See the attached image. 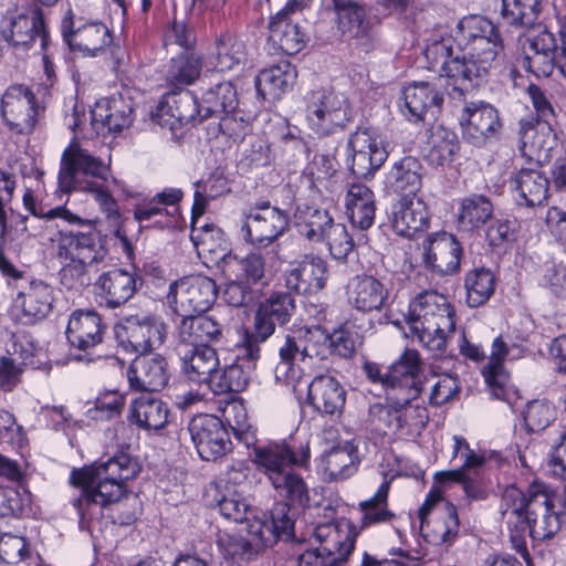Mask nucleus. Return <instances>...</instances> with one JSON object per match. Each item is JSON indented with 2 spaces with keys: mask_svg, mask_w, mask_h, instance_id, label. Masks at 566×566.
Wrapping results in <instances>:
<instances>
[{
  "mask_svg": "<svg viewBox=\"0 0 566 566\" xmlns=\"http://www.w3.org/2000/svg\"><path fill=\"white\" fill-rule=\"evenodd\" d=\"M203 66L202 56L193 51H185L171 59L167 71V82L175 88L193 84Z\"/></svg>",
  "mask_w": 566,
  "mask_h": 566,
  "instance_id": "13d9d810",
  "label": "nucleus"
},
{
  "mask_svg": "<svg viewBox=\"0 0 566 566\" xmlns=\"http://www.w3.org/2000/svg\"><path fill=\"white\" fill-rule=\"evenodd\" d=\"M90 114L91 126L97 135L120 132L132 123V106L122 96L97 101Z\"/></svg>",
  "mask_w": 566,
  "mask_h": 566,
  "instance_id": "2f4dec72",
  "label": "nucleus"
},
{
  "mask_svg": "<svg viewBox=\"0 0 566 566\" xmlns=\"http://www.w3.org/2000/svg\"><path fill=\"white\" fill-rule=\"evenodd\" d=\"M443 492L444 486L434 485L418 512L421 533L433 545H450L460 528L457 509L443 500Z\"/></svg>",
  "mask_w": 566,
  "mask_h": 566,
  "instance_id": "9b49d317",
  "label": "nucleus"
},
{
  "mask_svg": "<svg viewBox=\"0 0 566 566\" xmlns=\"http://www.w3.org/2000/svg\"><path fill=\"white\" fill-rule=\"evenodd\" d=\"M238 106V94L234 85L230 81L220 82L207 91L201 96L202 116H221L235 111Z\"/></svg>",
  "mask_w": 566,
  "mask_h": 566,
  "instance_id": "4d7b16f0",
  "label": "nucleus"
},
{
  "mask_svg": "<svg viewBox=\"0 0 566 566\" xmlns=\"http://www.w3.org/2000/svg\"><path fill=\"white\" fill-rule=\"evenodd\" d=\"M63 38L72 51L85 57L102 55L112 43L108 28L101 22L85 23L70 31L63 27Z\"/></svg>",
  "mask_w": 566,
  "mask_h": 566,
  "instance_id": "4c0bfd02",
  "label": "nucleus"
},
{
  "mask_svg": "<svg viewBox=\"0 0 566 566\" xmlns=\"http://www.w3.org/2000/svg\"><path fill=\"white\" fill-rule=\"evenodd\" d=\"M358 464L357 446L354 441H344L323 452L317 472L326 481L345 480L357 471Z\"/></svg>",
  "mask_w": 566,
  "mask_h": 566,
  "instance_id": "473e14b6",
  "label": "nucleus"
},
{
  "mask_svg": "<svg viewBox=\"0 0 566 566\" xmlns=\"http://www.w3.org/2000/svg\"><path fill=\"white\" fill-rule=\"evenodd\" d=\"M337 163L324 154H315L304 168L302 181L321 197L337 190Z\"/></svg>",
  "mask_w": 566,
  "mask_h": 566,
  "instance_id": "c03bdc74",
  "label": "nucleus"
},
{
  "mask_svg": "<svg viewBox=\"0 0 566 566\" xmlns=\"http://www.w3.org/2000/svg\"><path fill=\"white\" fill-rule=\"evenodd\" d=\"M335 13V23L345 41L368 53L375 48L371 23L364 6L354 0H323Z\"/></svg>",
  "mask_w": 566,
  "mask_h": 566,
  "instance_id": "f3484780",
  "label": "nucleus"
},
{
  "mask_svg": "<svg viewBox=\"0 0 566 566\" xmlns=\"http://www.w3.org/2000/svg\"><path fill=\"white\" fill-rule=\"evenodd\" d=\"M2 39L15 50H29L40 38L41 46L48 43V34L41 10L38 7L17 4L6 10L0 20Z\"/></svg>",
  "mask_w": 566,
  "mask_h": 566,
  "instance_id": "ddd939ff",
  "label": "nucleus"
},
{
  "mask_svg": "<svg viewBox=\"0 0 566 566\" xmlns=\"http://www.w3.org/2000/svg\"><path fill=\"white\" fill-rule=\"evenodd\" d=\"M423 260L439 274H452L459 270L462 249L455 237L448 232L429 235L424 242Z\"/></svg>",
  "mask_w": 566,
  "mask_h": 566,
  "instance_id": "cd10ccee",
  "label": "nucleus"
},
{
  "mask_svg": "<svg viewBox=\"0 0 566 566\" xmlns=\"http://www.w3.org/2000/svg\"><path fill=\"white\" fill-rule=\"evenodd\" d=\"M56 255L65 269L82 274L88 265L103 260L105 251L95 231L59 232Z\"/></svg>",
  "mask_w": 566,
  "mask_h": 566,
  "instance_id": "6ab92c4d",
  "label": "nucleus"
},
{
  "mask_svg": "<svg viewBox=\"0 0 566 566\" xmlns=\"http://www.w3.org/2000/svg\"><path fill=\"white\" fill-rule=\"evenodd\" d=\"M308 400L323 415H339L345 406L346 391L339 380L331 374L315 376L307 384Z\"/></svg>",
  "mask_w": 566,
  "mask_h": 566,
  "instance_id": "72a5a7b5",
  "label": "nucleus"
},
{
  "mask_svg": "<svg viewBox=\"0 0 566 566\" xmlns=\"http://www.w3.org/2000/svg\"><path fill=\"white\" fill-rule=\"evenodd\" d=\"M350 158L349 168L357 177L373 176L387 160L388 150L385 138L375 129H358L347 144Z\"/></svg>",
  "mask_w": 566,
  "mask_h": 566,
  "instance_id": "aec40b11",
  "label": "nucleus"
},
{
  "mask_svg": "<svg viewBox=\"0 0 566 566\" xmlns=\"http://www.w3.org/2000/svg\"><path fill=\"white\" fill-rule=\"evenodd\" d=\"M454 38L455 49L463 53L481 84L502 50L494 24L481 15H468L458 22Z\"/></svg>",
  "mask_w": 566,
  "mask_h": 566,
  "instance_id": "0eeeda50",
  "label": "nucleus"
},
{
  "mask_svg": "<svg viewBox=\"0 0 566 566\" xmlns=\"http://www.w3.org/2000/svg\"><path fill=\"white\" fill-rule=\"evenodd\" d=\"M424 168L412 156H407L392 164L385 178V188L402 198H413L422 188Z\"/></svg>",
  "mask_w": 566,
  "mask_h": 566,
  "instance_id": "c9c22d12",
  "label": "nucleus"
},
{
  "mask_svg": "<svg viewBox=\"0 0 566 566\" xmlns=\"http://www.w3.org/2000/svg\"><path fill=\"white\" fill-rule=\"evenodd\" d=\"M109 165L93 156L77 142H73L63 151L57 176L59 189L62 192H85L107 180Z\"/></svg>",
  "mask_w": 566,
  "mask_h": 566,
  "instance_id": "1a4fd4ad",
  "label": "nucleus"
},
{
  "mask_svg": "<svg viewBox=\"0 0 566 566\" xmlns=\"http://www.w3.org/2000/svg\"><path fill=\"white\" fill-rule=\"evenodd\" d=\"M556 496L544 483L535 482L524 493L515 485L504 489L500 512L512 533V539L528 534L534 541L554 537L560 530Z\"/></svg>",
  "mask_w": 566,
  "mask_h": 566,
  "instance_id": "7ed1b4c3",
  "label": "nucleus"
},
{
  "mask_svg": "<svg viewBox=\"0 0 566 566\" xmlns=\"http://www.w3.org/2000/svg\"><path fill=\"white\" fill-rule=\"evenodd\" d=\"M555 416L554 405L546 399L530 401L523 411L526 428L533 432L544 430L555 419Z\"/></svg>",
  "mask_w": 566,
  "mask_h": 566,
  "instance_id": "774afa93",
  "label": "nucleus"
},
{
  "mask_svg": "<svg viewBox=\"0 0 566 566\" xmlns=\"http://www.w3.org/2000/svg\"><path fill=\"white\" fill-rule=\"evenodd\" d=\"M313 535L318 547L307 548L296 557L297 566H344L355 548L357 533L347 520L321 524Z\"/></svg>",
  "mask_w": 566,
  "mask_h": 566,
  "instance_id": "6e6552de",
  "label": "nucleus"
},
{
  "mask_svg": "<svg viewBox=\"0 0 566 566\" xmlns=\"http://www.w3.org/2000/svg\"><path fill=\"white\" fill-rule=\"evenodd\" d=\"M389 289L373 275H356L348 282V303L357 311L367 313L381 311L388 305Z\"/></svg>",
  "mask_w": 566,
  "mask_h": 566,
  "instance_id": "c85d7f7f",
  "label": "nucleus"
},
{
  "mask_svg": "<svg viewBox=\"0 0 566 566\" xmlns=\"http://www.w3.org/2000/svg\"><path fill=\"white\" fill-rule=\"evenodd\" d=\"M248 375L242 366L232 363L218 367L216 375L209 386L214 394H224L228 391H242L248 385Z\"/></svg>",
  "mask_w": 566,
  "mask_h": 566,
  "instance_id": "69168bd1",
  "label": "nucleus"
},
{
  "mask_svg": "<svg viewBox=\"0 0 566 566\" xmlns=\"http://www.w3.org/2000/svg\"><path fill=\"white\" fill-rule=\"evenodd\" d=\"M138 472V463L124 453L72 470L70 482L80 489V495L72 499V505L78 514L81 527L98 520L105 506L119 501L127 492L126 481Z\"/></svg>",
  "mask_w": 566,
  "mask_h": 566,
  "instance_id": "f03ea898",
  "label": "nucleus"
},
{
  "mask_svg": "<svg viewBox=\"0 0 566 566\" xmlns=\"http://www.w3.org/2000/svg\"><path fill=\"white\" fill-rule=\"evenodd\" d=\"M429 222L427 205L420 198H401L391 207V226L401 237L412 238Z\"/></svg>",
  "mask_w": 566,
  "mask_h": 566,
  "instance_id": "ea45409f",
  "label": "nucleus"
},
{
  "mask_svg": "<svg viewBox=\"0 0 566 566\" xmlns=\"http://www.w3.org/2000/svg\"><path fill=\"white\" fill-rule=\"evenodd\" d=\"M40 106L36 95L24 84H11L1 95L0 115L8 128L21 135L31 134L38 124Z\"/></svg>",
  "mask_w": 566,
  "mask_h": 566,
  "instance_id": "dca6fc26",
  "label": "nucleus"
},
{
  "mask_svg": "<svg viewBox=\"0 0 566 566\" xmlns=\"http://www.w3.org/2000/svg\"><path fill=\"white\" fill-rule=\"evenodd\" d=\"M217 298V285L207 276H189L170 283L167 305L182 318L203 313Z\"/></svg>",
  "mask_w": 566,
  "mask_h": 566,
  "instance_id": "2eb2a0df",
  "label": "nucleus"
},
{
  "mask_svg": "<svg viewBox=\"0 0 566 566\" xmlns=\"http://www.w3.org/2000/svg\"><path fill=\"white\" fill-rule=\"evenodd\" d=\"M166 359L159 354L142 353L128 370V381L136 390L157 391L168 381Z\"/></svg>",
  "mask_w": 566,
  "mask_h": 566,
  "instance_id": "7c9ffc66",
  "label": "nucleus"
},
{
  "mask_svg": "<svg viewBox=\"0 0 566 566\" xmlns=\"http://www.w3.org/2000/svg\"><path fill=\"white\" fill-rule=\"evenodd\" d=\"M248 61V51L244 42L231 33H223L216 40V53L210 65L217 72H232L241 70Z\"/></svg>",
  "mask_w": 566,
  "mask_h": 566,
  "instance_id": "603ef678",
  "label": "nucleus"
},
{
  "mask_svg": "<svg viewBox=\"0 0 566 566\" xmlns=\"http://www.w3.org/2000/svg\"><path fill=\"white\" fill-rule=\"evenodd\" d=\"M66 338L71 346L81 350H88L103 339L101 316L94 311H75L71 314Z\"/></svg>",
  "mask_w": 566,
  "mask_h": 566,
  "instance_id": "37998d69",
  "label": "nucleus"
},
{
  "mask_svg": "<svg viewBox=\"0 0 566 566\" xmlns=\"http://www.w3.org/2000/svg\"><path fill=\"white\" fill-rule=\"evenodd\" d=\"M261 253H250L244 258L237 255H229L224 259L222 271L227 277H235L254 287L255 285H265L269 280V274L273 270L272 264H266V258Z\"/></svg>",
  "mask_w": 566,
  "mask_h": 566,
  "instance_id": "79ce46f5",
  "label": "nucleus"
},
{
  "mask_svg": "<svg viewBox=\"0 0 566 566\" xmlns=\"http://www.w3.org/2000/svg\"><path fill=\"white\" fill-rule=\"evenodd\" d=\"M464 285L468 305L478 307L488 302L494 293L495 276L489 269H474L467 273Z\"/></svg>",
  "mask_w": 566,
  "mask_h": 566,
  "instance_id": "052dcab7",
  "label": "nucleus"
},
{
  "mask_svg": "<svg viewBox=\"0 0 566 566\" xmlns=\"http://www.w3.org/2000/svg\"><path fill=\"white\" fill-rule=\"evenodd\" d=\"M95 286L108 307H117L134 295L136 282L133 274L116 269L101 275Z\"/></svg>",
  "mask_w": 566,
  "mask_h": 566,
  "instance_id": "09e8293b",
  "label": "nucleus"
},
{
  "mask_svg": "<svg viewBox=\"0 0 566 566\" xmlns=\"http://www.w3.org/2000/svg\"><path fill=\"white\" fill-rule=\"evenodd\" d=\"M287 226L285 212L264 202L249 209L241 232L245 241L265 247L282 235Z\"/></svg>",
  "mask_w": 566,
  "mask_h": 566,
  "instance_id": "412c9836",
  "label": "nucleus"
},
{
  "mask_svg": "<svg viewBox=\"0 0 566 566\" xmlns=\"http://www.w3.org/2000/svg\"><path fill=\"white\" fill-rule=\"evenodd\" d=\"M181 198L182 191L180 189L166 188L150 200L137 205L134 211L135 219L144 222L157 216H165L168 220L164 224H170L178 218V203Z\"/></svg>",
  "mask_w": 566,
  "mask_h": 566,
  "instance_id": "3c124183",
  "label": "nucleus"
},
{
  "mask_svg": "<svg viewBox=\"0 0 566 566\" xmlns=\"http://www.w3.org/2000/svg\"><path fill=\"white\" fill-rule=\"evenodd\" d=\"M223 311L212 315H193L181 318L177 326L180 345H196L221 339L224 331Z\"/></svg>",
  "mask_w": 566,
  "mask_h": 566,
  "instance_id": "f704fd0d",
  "label": "nucleus"
},
{
  "mask_svg": "<svg viewBox=\"0 0 566 566\" xmlns=\"http://www.w3.org/2000/svg\"><path fill=\"white\" fill-rule=\"evenodd\" d=\"M541 0H502V17L512 25L527 27L539 12Z\"/></svg>",
  "mask_w": 566,
  "mask_h": 566,
  "instance_id": "338daca9",
  "label": "nucleus"
},
{
  "mask_svg": "<svg viewBox=\"0 0 566 566\" xmlns=\"http://www.w3.org/2000/svg\"><path fill=\"white\" fill-rule=\"evenodd\" d=\"M327 333L319 327L287 332L279 345L275 379L296 390L307 371H314L327 358Z\"/></svg>",
  "mask_w": 566,
  "mask_h": 566,
  "instance_id": "39448f33",
  "label": "nucleus"
},
{
  "mask_svg": "<svg viewBox=\"0 0 566 566\" xmlns=\"http://www.w3.org/2000/svg\"><path fill=\"white\" fill-rule=\"evenodd\" d=\"M401 113L410 122L423 120L428 112L434 114L443 102L442 95L427 82H413L402 91Z\"/></svg>",
  "mask_w": 566,
  "mask_h": 566,
  "instance_id": "a19ab883",
  "label": "nucleus"
},
{
  "mask_svg": "<svg viewBox=\"0 0 566 566\" xmlns=\"http://www.w3.org/2000/svg\"><path fill=\"white\" fill-rule=\"evenodd\" d=\"M297 77L294 65L289 61L262 70L255 78V87L263 98H279L292 90Z\"/></svg>",
  "mask_w": 566,
  "mask_h": 566,
  "instance_id": "de8ad7c7",
  "label": "nucleus"
},
{
  "mask_svg": "<svg viewBox=\"0 0 566 566\" xmlns=\"http://www.w3.org/2000/svg\"><path fill=\"white\" fill-rule=\"evenodd\" d=\"M493 214V205L482 195H472L461 199L457 209L458 228L462 231H474Z\"/></svg>",
  "mask_w": 566,
  "mask_h": 566,
  "instance_id": "6e6d98bb",
  "label": "nucleus"
},
{
  "mask_svg": "<svg viewBox=\"0 0 566 566\" xmlns=\"http://www.w3.org/2000/svg\"><path fill=\"white\" fill-rule=\"evenodd\" d=\"M389 488L390 483L388 481H384L379 485L374 496L364 502H360L359 506L363 513V527L389 523L395 517V514L387 507Z\"/></svg>",
  "mask_w": 566,
  "mask_h": 566,
  "instance_id": "680f3d73",
  "label": "nucleus"
},
{
  "mask_svg": "<svg viewBox=\"0 0 566 566\" xmlns=\"http://www.w3.org/2000/svg\"><path fill=\"white\" fill-rule=\"evenodd\" d=\"M248 542L253 553L261 548L273 546L279 539H287L293 535L294 521L290 515L287 504L279 503L273 509L270 518L263 515L252 520L247 518Z\"/></svg>",
  "mask_w": 566,
  "mask_h": 566,
  "instance_id": "5701e85b",
  "label": "nucleus"
},
{
  "mask_svg": "<svg viewBox=\"0 0 566 566\" xmlns=\"http://www.w3.org/2000/svg\"><path fill=\"white\" fill-rule=\"evenodd\" d=\"M406 322L419 343L433 353L443 352L455 333L454 307L436 291L422 292L410 302Z\"/></svg>",
  "mask_w": 566,
  "mask_h": 566,
  "instance_id": "423d86ee",
  "label": "nucleus"
},
{
  "mask_svg": "<svg viewBox=\"0 0 566 566\" xmlns=\"http://www.w3.org/2000/svg\"><path fill=\"white\" fill-rule=\"evenodd\" d=\"M548 179L535 168H521L510 180L513 197L518 206L536 207L548 197Z\"/></svg>",
  "mask_w": 566,
  "mask_h": 566,
  "instance_id": "58836bf2",
  "label": "nucleus"
},
{
  "mask_svg": "<svg viewBox=\"0 0 566 566\" xmlns=\"http://www.w3.org/2000/svg\"><path fill=\"white\" fill-rule=\"evenodd\" d=\"M345 209L354 227L370 228L376 214L374 192L364 184H350L345 195Z\"/></svg>",
  "mask_w": 566,
  "mask_h": 566,
  "instance_id": "a18cd8bd",
  "label": "nucleus"
},
{
  "mask_svg": "<svg viewBox=\"0 0 566 566\" xmlns=\"http://www.w3.org/2000/svg\"><path fill=\"white\" fill-rule=\"evenodd\" d=\"M171 107H175V112L170 117L165 118L169 129L207 118L202 116L201 101L198 102L190 91L180 94L167 93L160 101V112L169 111Z\"/></svg>",
  "mask_w": 566,
  "mask_h": 566,
  "instance_id": "8fccbe9b",
  "label": "nucleus"
},
{
  "mask_svg": "<svg viewBox=\"0 0 566 566\" xmlns=\"http://www.w3.org/2000/svg\"><path fill=\"white\" fill-rule=\"evenodd\" d=\"M276 322L259 305L255 313L253 331H245L243 335V347L249 360H256L260 356V344L265 342L275 331Z\"/></svg>",
  "mask_w": 566,
  "mask_h": 566,
  "instance_id": "e2e57ef3",
  "label": "nucleus"
},
{
  "mask_svg": "<svg viewBox=\"0 0 566 566\" xmlns=\"http://www.w3.org/2000/svg\"><path fill=\"white\" fill-rule=\"evenodd\" d=\"M203 213V207L196 202L192 210L191 220V241L197 248L199 255H211V261H216L222 265L224 259L231 255L229 243L224 232L212 223H201L200 218Z\"/></svg>",
  "mask_w": 566,
  "mask_h": 566,
  "instance_id": "bb28decb",
  "label": "nucleus"
},
{
  "mask_svg": "<svg viewBox=\"0 0 566 566\" xmlns=\"http://www.w3.org/2000/svg\"><path fill=\"white\" fill-rule=\"evenodd\" d=\"M305 118L311 130L319 136L336 134L352 119L347 96L332 88L310 92L305 97Z\"/></svg>",
  "mask_w": 566,
  "mask_h": 566,
  "instance_id": "9d476101",
  "label": "nucleus"
},
{
  "mask_svg": "<svg viewBox=\"0 0 566 566\" xmlns=\"http://www.w3.org/2000/svg\"><path fill=\"white\" fill-rule=\"evenodd\" d=\"M327 277L326 262L318 256L305 255L286 272L285 283L290 290L311 294L322 290Z\"/></svg>",
  "mask_w": 566,
  "mask_h": 566,
  "instance_id": "e433bc0d",
  "label": "nucleus"
},
{
  "mask_svg": "<svg viewBox=\"0 0 566 566\" xmlns=\"http://www.w3.org/2000/svg\"><path fill=\"white\" fill-rule=\"evenodd\" d=\"M311 459L310 443L302 442L298 448L286 441L273 442L254 449V463L264 474L275 494L285 504L305 506L310 500V490L295 467H306Z\"/></svg>",
  "mask_w": 566,
  "mask_h": 566,
  "instance_id": "20e7f679",
  "label": "nucleus"
},
{
  "mask_svg": "<svg viewBox=\"0 0 566 566\" xmlns=\"http://www.w3.org/2000/svg\"><path fill=\"white\" fill-rule=\"evenodd\" d=\"M525 355V347L509 334H501L492 342L489 363L482 375L491 395L507 403H512L516 391L510 382V375L505 369L506 361H514Z\"/></svg>",
  "mask_w": 566,
  "mask_h": 566,
  "instance_id": "f8f14e48",
  "label": "nucleus"
},
{
  "mask_svg": "<svg viewBox=\"0 0 566 566\" xmlns=\"http://www.w3.org/2000/svg\"><path fill=\"white\" fill-rule=\"evenodd\" d=\"M458 150L457 135L446 128H438L432 135L428 158L432 165L446 166L453 161Z\"/></svg>",
  "mask_w": 566,
  "mask_h": 566,
  "instance_id": "0e129e2a",
  "label": "nucleus"
},
{
  "mask_svg": "<svg viewBox=\"0 0 566 566\" xmlns=\"http://www.w3.org/2000/svg\"><path fill=\"white\" fill-rule=\"evenodd\" d=\"M188 430L202 460H216L224 455L231 448L229 433L218 417L196 416L191 419Z\"/></svg>",
  "mask_w": 566,
  "mask_h": 566,
  "instance_id": "b1692460",
  "label": "nucleus"
},
{
  "mask_svg": "<svg viewBox=\"0 0 566 566\" xmlns=\"http://www.w3.org/2000/svg\"><path fill=\"white\" fill-rule=\"evenodd\" d=\"M454 36H444L440 40H433L427 44L424 56L429 63V69L437 71L441 76L448 77L454 90L461 93L467 92L480 83L472 73V67L467 63L463 53L457 49L454 51Z\"/></svg>",
  "mask_w": 566,
  "mask_h": 566,
  "instance_id": "4468645a",
  "label": "nucleus"
},
{
  "mask_svg": "<svg viewBox=\"0 0 566 566\" xmlns=\"http://www.w3.org/2000/svg\"><path fill=\"white\" fill-rule=\"evenodd\" d=\"M127 342L140 353L160 348L167 337V326L160 316L147 313L130 315L123 325Z\"/></svg>",
  "mask_w": 566,
  "mask_h": 566,
  "instance_id": "a878e982",
  "label": "nucleus"
},
{
  "mask_svg": "<svg viewBox=\"0 0 566 566\" xmlns=\"http://www.w3.org/2000/svg\"><path fill=\"white\" fill-rule=\"evenodd\" d=\"M54 289L42 280H32L13 297L11 315L21 324H34L52 311Z\"/></svg>",
  "mask_w": 566,
  "mask_h": 566,
  "instance_id": "4be33fe9",
  "label": "nucleus"
},
{
  "mask_svg": "<svg viewBox=\"0 0 566 566\" xmlns=\"http://www.w3.org/2000/svg\"><path fill=\"white\" fill-rule=\"evenodd\" d=\"M453 457L460 458L462 461L461 469L451 471H441L434 474V481L437 484L447 486L450 482H459L464 478V469H474L482 465L485 461L483 454H479L473 451L467 440L462 437L454 436Z\"/></svg>",
  "mask_w": 566,
  "mask_h": 566,
  "instance_id": "bf43d9fd",
  "label": "nucleus"
},
{
  "mask_svg": "<svg viewBox=\"0 0 566 566\" xmlns=\"http://www.w3.org/2000/svg\"><path fill=\"white\" fill-rule=\"evenodd\" d=\"M179 355L187 378L209 387L220 366L216 349L206 344L187 345L184 349L179 347Z\"/></svg>",
  "mask_w": 566,
  "mask_h": 566,
  "instance_id": "c756f323",
  "label": "nucleus"
},
{
  "mask_svg": "<svg viewBox=\"0 0 566 566\" xmlns=\"http://www.w3.org/2000/svg\"><path fill=\"white\" fill-rule=\"evenodd\" d=\"M269 40L282 52L292 55L303 49L305 34L292 19L276 13L269 24Z\"/></svg>",
  "mask_w": 566,
  "mask_h": 566,
  "instance_id": "5fc2aeb1",
  "label": "nucleus"
},
{
  "mask_svg": "<svg viewBox=\"0 0 566 566\" xmlns=\"http://www.w3.org/2000/svg\"><path fill=\"white\" fill-rule=\"evenodd\" d=\"M419 354L409 352L397 364L386 381L399 386V391L387 392V403H375L369 408L370 423L382 434L397 438L418 436L429 419L426 407L412 400L422 390L418 378Z\"/></svg>",
  "mask_w": 566,
  "mask_h": 566,
  "instance_id": "f257e3e1",
  "label": "nucleus"
},
{
  "mask_svg": "<svg viewBox=\"0 0 566 566\" xmlns=\"http://www.w3.org/2000/svg\"><path fill=\"white\" fill-rule=\"evenodd\" d=\"M168 416L165 402L149 394H142L132 401L128 420L144 430L158 431L167 424Z\"/></svg>",
  "mask_w": 566,
  "mask_h": 566,
  "instance_id": "49530a36",
  "label": "nucleus"
},
{
  "mask_svg": "<svg viewBox=\"0 0 566 566\" xmlns=\"http://www.w3.org/2000/svg\"><path fill=\"white\" fill-rule=\"evenodd\" d=\"M557 146V136L553 124L547 120L522 118L520 120V150L528 160L544 164L551 160Z\"/></svg>",
  "mask_w": 566,
  "mask_h": 566,
  "instance_id": "393cba45",
  "label": "nucleus"
},
{
  "mask_svg": "<svg viewBox=\"0 0 566 566\" xmlns=\"http://www.w3.org/2000/svg\"><path fill=\"white\" fill-rule=\"evenodd\" d=\"M458 119L463 139L478 147L496 139L502 129L499 111L483 101L465 102Z\"/></svg>",
  "mask_w": 566,
  "mask_h": 566,
  "instance_id": "a211bd4d",
  "label": "nucleus"
},
{
  "mask_svg": "<svg viewBox=\"0 0 566 566\" xmlns=\"http://www.w3.org/2000/svg\"><path fill=\"white\" fill-rule=\"evenodd\" d=\"M297 232L311 242H322L335 223L326 209L298 205L294 214Z\"/></svg>",
  "mask_w": 566,
  "mask_h": 566,
  "instance_id": "864d4df0",
  "label": "nucleus"
}]
</instances>
